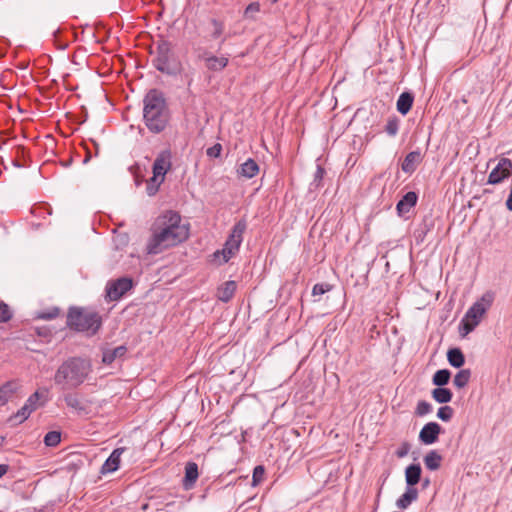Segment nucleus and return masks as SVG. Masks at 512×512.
<instances>
[{
	"label": "nucleus",
	"mask_w": 512,
	"mask_h": 512,
	"mask_svg": "<svg viewBox=\"0 0 512 512\" xmlns=\"http://www.w3.org/2000/svg\"><path fill=\"white\" fill-rule=\"evenodd\" d=\"M150 233L146 252L157 255L186 241L189 237V224L182 222L178 212L166 210L154 220Z\"/></svg>",
	"instance_id": "obj_1"
},
{
	"label": "nucleus",
	"mask_w": 512,
	"mask_h": 512,
	"mask_svg": "<svg viewBox=\"0 0 512 512\" xmlns=\"http://www.w3.org/2000/svg\"><path fill=\"white\" fill-rule=\"evenodd\" d=\"M143 119L148 130L159 134L165 130L170 114L163 93L157 89L150 90L143 100Z\"/></svg>",
	"instance_id": "obj_2"
},
{
	"label": "nucleus",
	"mask_w": 512,
	"mask_h": 512,
	"mask_svg": "<svg viewBox=\"0 0 512 512\" xmlns=\"http://www.w3.org/2000/svg\"><path fill=\"white\" fill-rule=\"evenodd\" d=\"M92 371L91 363L82 357H70L56 370L54 382L63 389L82 385Z\"/></svg>",
	"instance_id": "obj_3"
},
{
	"label": "nucleus",
	"mask_w": 512,
	"mask_h": 512,
	"mask_svg": "<svg viewBox=\"0 0 512 512\" xmlns=\"http://www.w3.org/2000/svg\"><path fill=\"white\" fill-rule=\"evenodd\" d=\"M493 301L494 293L487 291L467 310L459 326V332L462 337L471 333L479 325L483 315L491 307Z\"/></svg>",
	"instance_id": "obj_4"
},
{
	"label": "nucleus",
	"mask_w": 512,
	"mask_h": 512,
	"mask_svg": "<svg viewBox=\"0 0 512 512\" xmlns=\"http://www.w3.org/2000/svg\"><path fill=\"white\" fill-rule=\"evenodd\" d=\"M101 317L96 312L86 311L81 308H71L67 315V325L80 332H88L94 335L101 327Z\"/></svg>",
	"instance_id": "obj_5"
},
{
	"label": "nucleus",
	"mask_w": 512,
	"mask_h": 512,
	"mask_svg": "<svg viewBox=\"0 0 512 512\" xmlns=\"http://www.w3.org/2000/svg\"><path fill=\"white\" fill-rule=\"evenodd\" d=\"M153 66L161 73L175 75L178 66L174 59L172 45L167 40L161 39L156 42L155 57L152 60Z\"/></svg>",
	"instance_id": "obj_6"
},
{
	"label": "nucleus",
	"mask_w": 512,
	"mask_h": 512,
	"mask_svg": "<svg viewBox=\"0 0 512 512\" xmlns=\"http://www.w3.org/2000/svg\"><path fill=\"white\" fill-rule=\"evenodd\" d=\"M133 287V281L129 277H121L110 281L106 285V297L110 301H117Z\"/></svg>",
	"instance_id": "obj_7"
},
{
	"label": "nucleus",
	"mask_w": 512,
	"mask_h": 512,
	"mask_svg": "<svg viewBox=\"0 0 512 512\" xmlns=\"http://www.w3.org/2000/svg\"><path fill=\"white\" fill-rule=\"evenodd\" d=\"M512 175V161L509 158H501L488 176L487 184L496 185L502 183Z\"/></svg>",
	"instance_id": "obj_8"
},
{
	"label": "nucleus",
	"mask_w": 512,
	"mask_h": 512,
	"mask_svg": "<svg viewBox=\"0 0 512 512\" xmlns=\"http://www.w3.org/2000/svg\"><path fill=\"white\" fill-rule=\"evenodd\" d=\"M171 151L166 149L162 150L154 160L152 166L153 176L161 178L164 181L166 173L171 169Z\"/></svg>",
	"instance_id": "obj_9"
},
{
	"label": "nucleus",
	"mask_w": 512,
	"mask_h": 512,
	"mask_svg": "<svg viewBox=\"0 0 512 512\" xmlns=\"http://www.w3.org/2000/svg\"><path fill=\"white\" fill-rule=\"evenodd\" d=\"M442 433V427L437 422L426 423L419 432V440L425 445H431L438 441Z\"/></svg>",
	"instance_id": "obj_10"
},
{
	"label": "nucleus",
	"mask_w": 512,
	"mask_h": 512,
	"mask_svg": "<svg viewBox=\"0 0 512 512\" xmlns=\"http://www.w3.org/2000/svg\"><path fill=\"white\" fill-rule=\"evenodd\" d=\"M418 195L414 191L407 192L397 203L396 210L400 217L405 216L417 204Z\"/></svg>",
	"instance_id": "obj_11"
},
{
	"label": "nucleus",
	"mask_w": 512,
	"mask_h": 512,
	"mask_svg": "<svg viewBox=\"0 0 512 512\" xmlns=\"http://www.w3.org/2000/svg\"><path fill=\"white\" fill-rule=\"evenodd\" d=\"M125 450L126 448L124 447L114 449L110 456L103 463L100 469V473L107 474L115 472L119 468L120 457Z\"/></svg>",
	"instance_id": "obj_12"
},
{
	"label": "nucleus",
	"mask_w": 512,
	"mask_h": 512,
	"mask_svg": "<svg viewBox=\"0 0 512 512\" xmlns=\"http://www.w3.org/2000/svg\"><path fill=\"white\" fill-rule=\"evenodd\" d=\"M422 160L423 155L421 154L420 150L411 151L405 156L401 165V169L407 174H412L417 169Z\"/></svg>",
	"instance_id": "obj_13"
},
{
	"label": "nucleus",
	"mask_w": 512,
	"mask_h": 512,
	"mask_svg": "<svg viewBox=\"0 0 512 512\" xmlns=\"http://www.w3.org/2000/svg\"><path fill=\"white\" fill-rule=\"evenodd\" d=\"M241 243V239H233L228 237L224 244V248L221 251H217L215 256L222 254L223 261L228 262L238 252Z\"/></svg>",
	"instance_id": "obj_14"
},
{
	"label": "nucleus",
	"mask_w": 512,
	"mask_h": 512,
	"mask_svg": "<svg viewBox=\"0 0 512 512\" xmlns=\"http://www.w3.org/2000/svg\"><path fill=\"white\" fill-rule=\"evenodd\" d=\"M198 476V465L195 462H188L185 465V475L182 481L183 487L186 490L192 489L198 479Z\"/></svg>",
	"instance_id": "obj_15"
},
{
	"label": "nucleus",
	"mask_w": 512,
	"mask_h": 512,
	"mask_svg": "<svg viewBox=\"0 0 512 512\" xmlns=\"http://www.w3.org/2000/svg\"><path fill=\"white\" fill-rule=\"evenodd\" d=\"M422 468L419 463H413L405 469V481L407 487H415L421 480Z\"/></svg>",
	"instance_id": "obj_16"
},
{
	"label": "nucleus",
	"mask_w": 512,
	"mask_h": 512,
	"mask_svg": "<svg viewBox=\"0 0 512 512\" xmlns=\"http://www.w3.org/2000/svg\"><path fill=\"white\" fill-rule=\"evenodd\" d=\"M205 61L206 68L210 71L218 72L223 70L228 65V58L221 56L205 54L202 56Z\"/></svg>",
	"instance_id": "obj_17"
},
{
	"label": "nucleus",
	"mask_w": 512,
	"mask_h": 512,
	"mask_svg": "<svg viewBox=\"0 0 512 512\" xmlns=\"http://www.w3.org/2000/svg\"><path fill=\"white\" fill-rule=\"evenodd\" d=\"M417 499L418 490L415 487H406L405 492L396 500V507L405 510Z\"/></svg>",
	"instance_id": "obj_18"
},
{
	"label": "nucleus",
	"mask_w": 512,
	"mask_h": 512,
	"mask_svg": "<svg viewBox=\"0 0 512 512\" xmlns=\"http://www.w3.org/2000/svg\"><path fill=\"white\" fill-rule=\"evenodd\" d=\"M236 288L237 284L235 281H226L224 284L218 287L216 296L220 301L227 303L233 298Z\"/></svg>",
	"instance_id": "obj_19"
},
{
	"label": "nucleus",
	"mask_w": 512,
	"mask_h": 512,
	"mask_svg": "<svg viewBox=\"0 0 512 512\" xmlns=\"http://www.w3.org/2000/svg\"><path fill=\"white\" fill-rule=\"evenodd\" d=\"M434 227V222L432 219L424 218L423 221L419 224V226L414 231V237L417 244L422 243L428 232H430Z\"/></svg>",
	"instance_id": "obj_20"
},
{
	"label": "nucleus",
	"mask_w": 512,
	"mask_h": 512,
	"mask_svg": "<svg viewBox=\"0 0 512 512\" xmlns=\"http://www.w3.org/2000/svg\"><path fill=\"white\" fill-rule=\"evenodd\" d=\"M413 101H414V96L412 93H410V92L401 93L397 100V103H396L398 112L401 113L402 115H406L411 110Z\"/></svg>",
	"instance_id": "obj_21"
},
{
	"label": "nucleus",
	"mask_w": 512,
	"mask_h": 512,
	"mask_svg": "<svg viewBox=\"0 0 512 512\" xmlns=\"http://www.w3.org/2000/svg\"><path fill=\"white\" fill-rule=\"evenodd\" d=\"M447 360L454 368H461L465 364V356L458 347L450 348L447 351Z\"/></svg>",
	"instance_id": "obj_22"
},
{
	"label": "nucleus",
	"mask_w": 512,
	"mask_h": 512,
	"mask_svg": "<svg viewBox=\"0 0 512 512\" xmlns=\"http://www.w3.org/2000/svg\"><path fill=\"white\" fill-rule=\"evenodd\" d=\"M259 172V166L255 160L249 158L240 165L238 173L245 178H253Z\"/></svg>",
	"instance_id": "obj_23"
},
{
	"label": "nucleus",
	"mask_w": 512,
	"mask_h": 512,
	"mask_svg": "<svg viewBox=\"0 0 512 512\" xmlns=\"http://www.w3.org/2000/svg\"><path fill=\"white\" fill-rule=\"evenodd\" d=\"M18 389L16 381H8L0 387V406L5 405Z\"/></svg>",
	"instance_id": "obj_24"
},
{
	"label": "nucleus",
	"mask_w": 512,
	"mask_h": 512,
	"mask_svg": "<svg viewBox=\"0 0 512 512\" xmlns=\"http://www.w3.org/2000/svg\"><path fill=\"white\" fill-rule=\"evenodd\" d=\"M127 352V348L124 345H120L113 349H107L103 352L102 361L105 364H111L115 359L122 358Z\"/></svg>",
	"instance_id": "obj_25"
},
{
	"label": "nucleus",
	"mask_w": 512,
	"mask_h": 512,
	"mask_svg": "<svg viewBox=\"0 0 512 512\" xmlns=\"http://www.w3.org/2000/svg\"><path fill=\"white\" fill-rule=\"evenodd\" d=\"M63 399L68 407L76 410L78 413L86 412V405L79 399L76 393H67Z\"/></svg>",
	"instance_id": "obj_26"
},
{
	"label": "nucleus",
	"mask_w": 512,
	"mask_h": 512,
	"mask_svg": "<svg viewBox=\"0 0 512 512\" xmlns=\"http://www.w3.org/2000/svg\"><path fill=\"white\" fill-rule=\"evenodd\" d=\"M441 461L442 456L436 450H431L424 456V464L431 471L439 469Z\"/></svg>",
	"instance_id": "obj_27"
},
{
	"label": "nucleus",
	"mask_w": 512,
	"mask_h": 512,
	"mask_svg": "<svg viewBox=\"0 0 512 512\" xmlns=\"http://www.w3.org/2000/svg\"><path fill=\"white\" fill-rule=\"evenodd\" d=\"M432 398L440 404H446L452 400L453 393L445 387H437L431 392Z\"/></svg>",
	"instance_id": "obj_28"
},
{
	"label": "nucleus",
	"mask_w": 512,
	"mask_h": 512,
	"mask_svg": "<svg viewBox=\"0 0 512 512\" xmlns=\"http://www.w3.org/2000/svg\"><path fill=\"white\" fill-rule=\"evenodd\" d=\"M450 378L451 372L448 369H440L434 373L432 383L437 387H444L449 383Z\"/></svg>",
	"instance_id": "obj_29"
},
{
	"label": "nucleus",
	"mask_w": 512,
	"mask_h": 512,
	"mask_svg": "<svg viewBox=\"0 0 512 512\" xmlns=\"http://www.w3.org/2000/svg\"><path fill=\"white\" fill-rule=\"evenodd\" d=\"M471 378L470 369H462L454 376L453 384L458 388L462 389L469 383Z\"/></svg>",
	"instance_id": "obj_30"
},
{
	"label": "nucleus",
	"mask_w": 512,
	"mask_h": 512,
	"mask_svg": "<svg viewBox=\"0 0 512 512\" xmlns=\"http://www.w3.org/2000/svg\"><path fill=\"white\" fill-rule=\"evenodd\" d=\"M247 229V221L243 218L235 223L229 237L233 239H241L243 241V234Z\"/></svg>",
	"instance_id": "obj_31"
},
{
	"label": "nucleus",
	"mask_w": 512,
	"mask_h": 512,
	"mask_svg": "<svg viewBox=\"0 0 512 512\" xmlns=\"http://www.w3.org/2000/svg\"><path fill=\"white\" fill-rule=\"evenodd\" d=\"M164 181H161V178L152 176L148 181L146 185V192L149 196H154L160 188V185Z\"/></svg>",
	"instance_id": "obj_32"
},
{
	"label": "nucleus",
	"mask_w": 512,
	"mask_h": 512,
	"mask_svg": "<svg viewBox=\"0 0 512 512\" xmlns=\"http://www.w3.org/2000/svg\"><path fill=\"white\" fill-rule=\"evenodd\" d=\"M399 122L400 121L397 116L389 117L387 124L385 126V132L389 136H392V137L396 136L398 133V130H399Z\"/></svg>",
	"instance_id": "obj_33"
},
{
	"label": "nucleus",
	"mask_w": 512,
	"mask_h": 512,
	"mask_svg": "<svg viewBox=\"0 0 512 512\" xmlns=\"http://www.w3.org/2000/svg\"><path fill=\"white\" fill-rule=\"evenodd\" d=\"M32 412H33V410L31 408H29L26 404H24L22 406V408L19 409L17 411V413L10 418V421H15V422H18V423H22L23 421H25L30 416V414Z\"/></svg>",
	"instance_id": "obj_34"
},
{
	"label": "nucleus",
	"mask_w": 512,
	"mask_h": 512,
	"mask_svg": "<svg viewBox=\"0 0 512 512\" xmlns=\"http://www.w3.org/2000/svg\"><path fill=\"white\" fill-rule=\"evenodd\" d=\"M61 441V433L58 431H50L44 437V443L46 446L55 447Z\"/></svg>",
	"instance_id": "obj_35"
},
{
	"label": "nucleus",
	"mask_w": 512,
	"mask_h": 512,
	"mask_svg": "<svg viewBox=\"0 0 512 512\" xmlns=\"http://www.w3.org/2000/svg\"><path fill=\"white\" fill-rule=\"evenodd\" d=\"M210 23L213 26V31L210 35L211 38L212 39L220 38L224 32V28H225L224 23L216 18H212L210 20Z\"/></svg>",
	"instance_id": "obj_36"
},
{
	"label": "nucleus",
	"mask_w": 512,
	"mask_h": 512,
	"mask_svg": "<svg viewBox=\"0 0 512 512\" xmlns=\"http://www.w3.org/2000/svg\"><path fill=\"white\" fill-rule=\"evenodd\" d=\"M325 174V170L320 165H317V169L314 173L313 181L310 183V190L317 189L322 185V180Z\"/></svg>",
	"instance_id": "obj_37"
},
{
	"label": "nucleus",
	"mask_w": 512,
	"mask_h": 512,
	"mask_svg": "<svg viewBox=\"0 0 512 512\" xmlns=\"http://www.w3.org/2000/svg\"><path fill=\"white\" fill-rule=\"evenodd\" d=\"M453 414L454 410L452 407L447 405L440 407L437 411V417L444 422H449L452 419Z\"/></svg>",
	"instance_id": "obj_38"
},
{
	"label": "nucleus",
	"mask_w": 512,
	"mask_h": 512,
	"mask_svg": "<svg viewBox=\"0 0 512 512\" xmlns=\"http://www.w3.org/2000/svg\"><path fill=\"white\" fill-rule=\"evenodd\" d=\"M432 411V405L425 401V400H421L417 403V406H416V411L415 413L418 415V416H424V415H427L429 414L430 412Z\"/></svg>",
	"instance_id": "obj_39"
},
{
	"label": "nucleus",
	"mask_w": 512,
	"mask_h": 512,
	"mask_svg": "<svg viewBox=\"0 0 512 512\" xmlns=\"http://www.w3.org/2000/svg\"><path fill=\"white\" fill-rule=\"evenodd\" d=\"M265 469L262 465H258L253 470L252 485H258L264 478Z\"/></svg>",
	"instance_id": "obj_40"
},
{
	"label": "nucleus",
	"mask_w": 512,
	"mask_h": 512,
	"mask_svg": "<svg viewBox=\"0 0 512 512\" xmlns=\"http://www.w3.org/2000/svg\"><path fill=\"white\" fill-rule=\"evenodd\" d=\"M40 398H41L40 392L36 391L28 397L25 404L34 411L39 406L38 402H39Z\"/></svg>",
	"instance_id": "obj_41"
},
{
	"label": "nucleus",
	"mask_w": 512,
	"mask_h": 512,
	"mask_svg": "<svg viewBox=\"0 0 512 512\" xmlns=\"http://www.w3.org/2000/svg\"><path fill=\"white\" fill-rule=\"evenodd\" d=\"M260 10V4L258 2H252L250 3L245 11H244V17L253 19L254 15L258 13Z\"/></svg>",
	"instance_id": "obj_42"
},
{
	"label": "nucleus",
	"mask_w": 512,
	"mask_h": 512,
	"mask_svg": "<svg viewBox=\"0 0 512 512\" xmlns=\"http://www.w3.org/2000/svg\"><path fill=\"white\" fill-rule=\"evenodd\" d=\"M12 313L9 306L0 302V322H7L11 319Z\"/></svg>",
	"instance_id": "obj_43"
},
{
	"label": "nucleus",
	"mask_w": 512,
	"mask_h": 512,
	"mask_svg": "<svg viewBox=\"0 0 512 512\" xmlns=\"http://www.w3.org/2000/svg\"><path fill=\"white\" fill-rule=\"evenodd\" d=\"M331 289V286L327 283H317L313 286L312 295L320 296L324 293L328 292Z\"/></svg>",
	"instance_id": "obj_44"
},
{
	"label": "nucleus",
	"mask_w": 512,
	"mask_h": 512,
	"mask_svg": "<svg viewBox=\"0 0 512 512\" xmlns=\"http://www.w3.org/2000/svg\"><path fill=\"white\" fill-rule=\"evenodd\" d=\"M115 245L117 249H121L125 247L129 242V237L127 234H120L114 239Z\"/></svg>",
	"instance_id": "obj_45"
},
{
	"label": "nucleus",
	"mask_w": 512,
	"mask_h": 512,
	"mask_svg": "<svg viewBox=\"0 0 512 512\" xmlns=\"http://www.w3.org/2000/svg\"><path fill=\"white\" fill-rule=\"evenodd\" d=\"M221 151H222V146H221V144L217 143V144L213 145L212 147H209L207 149L206 153L209 157L217 158L220 156Z\"/></svg>",
	"instance_id": "obj_46"
},
{
	"label": "nucleus",
	"mask_w": 512,
	"mask_h": 512,
	"mask_svg": "<svg viewBox=\"0 0 512 512\" xmlns=\"http://www.w3.org/2000/svg\"><path fill=\"white\" fill-rule=\"evenodd\" d=\"M59 314V309L58 308H53L51 311L49 312H42L38 315V318L40 319H43V320H52L54 318H56Z\"/></svg>",
	"instance_id": "obj_47"
},
{
	"label": "nucleus",
	"mask_w": 512,
	"mask_h": 512,
	"mask_svg": "<svg viewBox=\"0 0 512 512\" xmlns=\"http://www.w3.org/2000/svg\"><path fill=\"white\" fill-rule=\"evenodd\" d=\"M410 448H411V446H410V444L408 442L402 443L401 446L396 451L397 457L398 458H404L405 456H407V454L410 451Z\"/></svg>",
	"instance_id": "obj_48"
},
{
	"label": "nucleus",
	"mask_w": 512,
	"mask_h": 512,
	"mask_svg": "<svg viewBox=\"0 0 512 512\" xmlns=\"http://www.w3.org/2000/svg\"><path fill=\"white\" fill-rule=\"evenodd\" d=\"M506 207L509 211H512V186L508 198L506 200Z\"/></svg>",
	"instance_id": "obj_49"
},
{
	"label": "nucleus",
	"mask_w": 512,
	"mask_h": 512,
	"mask_svg": "<svg viewBox=\"0 0 512 512\" xmlns=\"http://www.w3.org/2000/svg\"><path fill=\"white\" fill-rule=\"evenodd\" d=\"M8 470V466L7 465H4V464H1L0 465V478L6 474Z\"/></svg>",
	"instance_id": "obj_50"
},
{
	"label": "nucleus",
	"mask_w": 512,
	"mask_h": 512,
	"mask_svg": "<svg viewBox=\"0 0 512 512\" xmlns=\"http://www.w3.org/2000/svg\"><path fill=\"white\" fill-rule=\"evenodd\" d=\"M429 485H430V479H429V478H425V479H423V481H422V488H423V489H425V488H427Z\"/></svg>",
	"instance_id": "obj_51"
},
{
	"label": "nucleus",
	"mask_w": 512,
	"mask_h": 512,
	"mask_svg": "<svg viewBox=\"0 0 512 512\" xmlns=\"http://www.w3.org/2000/svg\"><path fill=\"white\" fill-rule=\"evenodd\" d=\"M91 159V153L88 151L86 157L83 160V163H87Z\"/></svg>",
	"instance_id": "obj_52"
},
{
	"label": "nucleus",
	"mask_w": 512,
	"mask_h": 512,
	"mask_svg": "<svg viewBox=\"0 0 512 512\" xmlns=\"http://www.w3.org/2000/svg\"><path fill=\"white\" fill-rule=\"evenodd\" d=\"M93 144H94V147H95V150H96L95 154L97 155L98 152H99V145L96 142H93Z\"/></svg>",
	"instance_id": "obj_53"
},
{
	"label": "nucleus",
	"mask_w": 512,
	"mask_h": 512,
	"mask_svg": "<svg viewBox=\"0 0 512 512\" xmlns=\"http://www.w3.org/2000/svg\"><path fill=\"white\" fill-rule=\"evenodd\" d=\"M226 41V37H224L222 40H221V43H220V46H219V49L221 48L222 44Z\"/></svg>",
	"instance_id": "obj_54"
},
{
	"label": "nucleus",
	"mask_w": 512,
	"mask_h": 512,
	"mask_svg": "<svg viewBox=\"0 0 512 512\" xmlns=\"http://www.w3.org/2000/svg\"><path fill=\"white\" fill-rule=\"evenodd\" d=\"M3 441H4V438L0 437V445H2Z\"/></svg>",
	"instance_id": "obj_55"
},
{
	"label": "nucleus",
	"mask_w": 512,
	"mask_h": 512,
	"mask_svg": "<svg viewBox=\"0 0 512 512\" xmlns=\"http://www.w3.org/2000/svg\"><path fill=\"white\" fill-rule=\"evenodd\" d=\"M272 3H276L278 2L279 0H270Z\"/></svg>",
	"instance_id": "obj_56"
}]
</instances>
